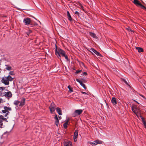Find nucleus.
<instances>
[{
    "instance_id": "7ed1b4c3",
    "label": "nucleus",
    "mask_w": 146,
    "mask_h": 146,
    "mask_svg": "<svg viewBox=\"0 0 146 146\" xmlns=\"http://www.w3.org/2000/svg\"><path fill=\"white\" fill-rule=\"evenodd\" d=\"M133 2L137 6H140L142 9L146 10V7L143 5L138 0H134Z\"/></svg>"
},
{
    "instance_id": "bb28decb",
    "label": "nucleus",
    "mask_w": 146,
    "mask_h": 146,
    "mask_svg": "<svg viewBox=\"0 0 146 146\" xmlns=\"http://www.w3.org/2000/svg\"><path fill=\"white\" fill-rule=\"evenodd\" d=\"M76 80L77 82H78L80 83V85L83 83V82H82V81H81V80H80L79 79H76Z\"/></svg>"
},
{
    "instance_id": "5701e85b",
    "label": "nucleus",
    "mask_w": 146,
    "mask_h": 146,
    "mask_svg": "<svg viewBox=\"0 0 146 146\" xmlns=\"http://www.w3.org/2000/svg\"><path fill=\"white\" fill-rule=\"evenodd\" d=\"M32 33V31L31 30H29L26 33V34L28 36H31L32 35L31 34Z\"/></svg>"
},
{
    "instance_id": "c9c22d12",
    "label": "nucleus",
    "mask_w": 146,
    "mask_h": 146,
    "mask_svg": "<svg viewBox=\"0 0 146 146\" xmlns=\"http://www.w3.org/2000/svg\"><path fill=\"white\" fill-rule=\"evenodd\" d=\"M75 13L76 14H77L78 16H79L80 13L78 11H76L75 12Z\"/></svg>"
},
{
    "instance_id": "f704fd0d",
    "label": "nucleus",
    "mask_w": 146,
    "mask_h": 146,
    "mask_svg": "<svg viewBox=\"0 0 146 146\" xmlns=\"http://www.w3.org/2000/svg\"><path fill=\"white\" fill-rule=\"evenodd\" d=\"M81 92L82 94H85V95L87 94V95H88V94H87L86 93L84 92H83V91H81Z\"/></svg>"
},
{
    "instance_id": "7c9ffc66",
    "label": "nucleus",
    "mask_w": 146,
    "mask_h": 146,
    "mask_svg": "<svg viewBox=\"0 0 146 146\" xmlns=\"http://www.w3.org/2000/svg\"><path fill=\"white\" fill-rule=\"evenodd\" d=\"M29 25H37V24L36 23H32L31 22V21L30 24H29Z\"/></svg>"
},
{
    "instance_id": "b1692460",
    "label": "nucleus",
    "mask_w": 146,
    "mask_h": 146,
    "mask_svg": "<svg viewBox=\"0 0 146 146\" xmlns=\"http://www.w3.org/2000/svg\"><path fill=\"white\" fill-rule=\"evenodd\" d=\"M20 101L18 100H16L14 101L13 104L16 106H19L20 104Z\"/></svg>"
},
{
    "instance_id": "473e14b6",
    "label": "nucleus",
    "mask_w": 146,
    "mask_h": 146,
    "mask_svg": "<svg viewBox=\"0 0 146 146\" xmlns=\"http://www.w3.org/2000/svg\"><path fill=\"white\" fill-rule=\"evenodd\" d=\"M81 71V70H77L75 73H76V74H78V73H80Z\"/></svg>"
},
{
    "instance_id": "e433bc0d",
    "label": "nucleus",
    "mask_w": 146,
    "mask_h": 146,
    "mask_svg": "<svg viewBox=\"0 0 146 146\" xmlns=\"http://www.w3.org/2000/svg\"><path fill=\"white\" fill-rule=\"evenodd\" d=\"M3 123H0V128H2L3 127Z\"/></svg>"
},
{
    "instance_id": "2eb2a0df",
    "label": "nucleus",
    "mask_w": 146,
    "mask_h": 146,
    "mask_svg": "<svg viewBox=\"0 0 146 146\" xmlns=\"http://www.w3.org/2000/svg\"><path fill=\"white\" fill-rule=\"evenodd\" d=\"M5 96L6 97L11 98L12 97V94L10 92H8L5 93Z\"/></svg>"
},
{
    "instance_id": "72a5a7b5",
    "label": "nucleus",
    "mask_w": 146,
    "mask_h": 146,
    "mask_svg": "<svg viewBox=\"0 0 146 146\" xmlns=\"http://www.w3.org/2000/svg\"><path fill=\"white\" fill-rule=\"evenodd\" d=\"M5 89V88L3 87H0V91L1 90V91H2V90H4Z\"/></svg>"
},
{
    "instance_id": "c03bdc74",
    "label": "nucleus",
    "mask_w": 146,
    "mask_h": 146,
    "mask_svg": "<svg viewBox=\"0 0 146 146\" xmlns=\"http://www.w3.org/2000/svg\"><path fill=\"white\" fill-rule=\"evenodd\" d=\"M7 113H6L5 114V117H6L8 115V114L9 113L8 112H7Z\"/></svg>"
},
{
    "instance_id": "a18cd8bd",
    "label": "nucleus",
    "mask_w": 146,
    "mask_h": 146,
    "mask_svg": "<svg viewBox=\"0 0 146 146\" xmlns=\"http://www.w3.org/2000/svg\"><path fill=\"white\" fill-rule=\"evenodd\" d=\"M6 119H7L6 118H3V121H6Z\"/></svg>"
},
{
    "instance_id": "864d4df0",
    "label": "nucleus",
    "mask_w": 146,
    "mask_h": 146,
    "mask_svg": "<svg viewBox=\"0 0 146 146\" xmlns=\"http://www.w3.org/2000/svg\"><path fill=\"white\" fill-rule=\"evenodd\" d=\"M141 96L142 97H144L143 96Z\"/></svg>"
},
{
    "instance_id": "6e6552de",
    "label": "nucleus",
    "mask_w": 146,
    "mask_h": 146,
    "mask_svg": "<svg viewBox=\"0 0 146 146\" xmlns=\"http://www.w3.org/2000/svg\"><path fill=\"white\" fill-rule=\"evenodd\" d=\"M90 144L94 145V146L98 144H101L102 143V142L100 141L96 140L93 142H91L90 143Z\"/></svg>"
},
{
    "instance_id": "09e8293b",
    "label": "nucleus",
    "mask_w": 146,
    "mask_h": 146,
    "mask_svg": "<svg viewBox=\"0 0 146 146\" xmlns=\"http://www.w3.org/2000/svg\"><path fill=\"white\" fill-rule=\"evenodd\" d=\"M82 64L83 65H84V64L82 62Z\"/></svg>"
},
{
    "instance_id": "aec40b11",
    "label": "nucleus",
    "mask_w": 146,
    "mask_h": 146,
    "mask_svg": "<svg viewBox=\"0 0 146 146\" xmlns=\"http://www.w3.org/2000/svg\"><path fill=\"white\" fill-rule=\"evenodd\" d=\"M69 121V119H68L63 124V127L65 129H66L67 127V125L68 124V122Z\"/></svg>"
},
{
    "instance_id": "2f4dec72",
    "label": "nucleus",
    "mask_w": 146,
    "mask_h": 146,
    "mask_svg": "<svg viewBox=\"0 0 146 146\" xmlns=\"http://www.w3.org/2000/svg\"><path fill=\"white\" fill-rule=\"evenodd\" d=\"M9 74L10 75H15V74L13 72V71H10L9 73Z\"/></svg>"
},
{
    "instance_id": "49530a36",
    "label": "nucleus",
    "mask_w": 146,
    "mask_h": 146,
    "mask_svg": "<svg viewBox=\"0 0 146 146\" xmlns=\"http://www.w3.org/2000/svg\"><path fill=\"white\" fill-rule=\"evenodd\" d=\"M58 117L60 119L61 118V117L60 116H59Z\"/></svg>"
},
{
    "instance_id": "4468645a",
    "label": "nucleus",
    "mask_w": 146,
    "mask_h": 146,
    "mask_svg": "<svg viewBox=\"0 0 146 146\" xmlns=\"http://www.w3.org/2000/svg\"><path fill=\"white\" fill-rule=\"evenodd\" d=\"M67 15L68 17V19L71 22H72L73 20V19H72L71 17V16L70 14V13H69V11H67Z\"/></svg>"
},
{
    "instance_id": "1a4fd4ad",
    "label": "nucleus",
    "mask_w": 146,
    "mask_h": 146,
    "mask_svg": "<svg viewBox=\"0 0 146 146\" xmlns=\"http://www.w3.org/2000/svg\"><path fill=\"white\" fill-rule=\"evenodd\" d=\"M90 50L98 56H100V57L102 56V55H101L99 52L94 48H90Z\"/></svg>"
},
{
    "instance_id": "39448f33",
    "label": "nucleus",
    "mask_w": 146,
    "mask_h": 146,
    "mask_svg": "<svg viewBox=\"0 0 146 146\" xmlns=\"http://www.w3.org/2000/svg\"><path fill=\"white\" fill-rule=\"evenodd\" d=\"M83 111V110H77L75 111L73 115L75 117V116L79 115L81 114Z\"/></svg>"
},
{
    "instance_id": "4be33fe9",
    "label": "nucleus",
    "mask_w": 146,
    "mask_h": 146,
    "mask_svg": "<svg viewBox=\"0 0 146 146\" xmlns=\"http://www.w3.org/2000/svg\"><path fill=\"white\" fill-rule=\"evenodd\" d=\"M78 136V130L76 129L74 132V137L77 138Z\"/></svg>"
},
{
    "instance_id": "a211bd4d",
    "label": "nucleus",
    "mask_w": 146,
    "mask_h": 146,
    "mask_svg": "<svg viewBox=\"0 0 146 146\" xmlns=\"http://www.w3.org/2000/svg\"><path fill=\"white\" fill-rule=\"evenodd\" d=\"M56 110L57 112L59 115H62V111L60 108L57 107L56 108Z\"/></svg>"
},
{
    "instance_id": "37998d69",
    "label": "nucleus",
    "mask_w": 146,
    "mask_h": 146,
    "mask_svg": "<svg viewBox=\"0 0 146 146\" xmlns=\"http://www.w3.org/2000/svg\"><path fill=\"white\" fill-rule=\"evenodd\" d=\"M83 74L84 75H87V73L86 72H83Z\"/></svg>"
},
{
    "instance_id": "dca6fc26",
    "label": "nucleus",
    "mask_w": 146,
    "mask_h": 146,
    "mask_svg": "<svg viewBox=\"0 0 146 146\" xmlns=\"http://www.w3.org/2000/svg\"><path fill=\"white\" fill-rule=\"evenodd\" d=\"M5 78L7 79V80L8 81V82H9V81H12L14 78H12L11 76L10 75H9L7 77H5Z\"/></svg>"
},
{
    "instance_id": "393cba45",
    "label": "nucleus",
    "mask_w": 146,
    "mask_h": 146,
    "mask_svg": "<svg viewBox=\"0 0 146 146\" xmlns=\"http://www.w3.org/2000/svg\"><path fill=\"white\" fill-rule=\"evenodd\" d=\"M6 69L8 70H11V67L8 65H6Z\"/></svg>"
},
{
    "instance_id": "f3484780",
    "label": "nucleus",
    "mask_w": 146,
    "mask_h": 146,
    "mask_svg": "<svg viewBox=\"0 0 146 146\" xmlns=\"http://www.w3.org/2000/svg\"><path fill=\"white\" fill-rule=\"evenodd\" d=\"M4 109L5 110V111H7V112L9 113V112L8 111H11V108L10 107H8L7 106H4Z\"/></svg>"
},
{
    "instance_id": "ddd939ff",
    "label": "nucleus",
    "mask_w": 146,
    "mask_h": 146,
    "mask_svg": "<svg viewBox=\"0 0 146 146\" xmlns=\"http://www.w3.org/2000/svg\"><path fill=\"white\" fill-rule=\"evenodd\" d=\"M54 119L55 120V124L58 126L59 123V121L56 115H55Z\"/></svg>"
},
{
    "instance_id": "6ab92c4d",
    "label": "nucleus",
    "mask_w": 146,
    "mask_h": 146,
    "mask_svg": "<svg viewBox=\"0 0 146 146\" xmlns=\"http://www.w3.org/2000/svg\"><path fill=\"white\" fill-rule=\"evenodd\" d=\"M140 117L142 119V122L145 126V127L146 128V122L144 120V118L142 116H140Z\"/></svg>"
},
{
    "instance_id": "a19ab883",
    "label": "nucleus",
    "mask_w": 146,
    "mask_h": 146,
    "mask_svg": "<svg viewBox=\"0 0 146 146\" xmlns=\"http://www.w3.org/2000/svg\"><path fill=\"white\" fill-rule=\"evenodd\" d=\"M3 119H0V123H3Z\"/></svg>"
},
{
    "instance_id": "ea45409f",
    "label": "nucleus",
    "mask_w": 146,
    "mask_h": 146,
    "mask_svg": "<svg viewBox=\"0 0 146 146\" xmlns=\"http://www.w3.org/2000/svg\"><path fill=\"white\" fill-rule=\"evenodd\" d=\"M2 112H3V113H5L7 112V111H5V110H2Z\"/></svg>"
},
{
    "instance_id": "20e7f679",
    "label": "nucleus",
    "mask_w": 146,
    "mask_h": 146,
    "mask_svg": "<svg viewBox=\"0 0 146 146\" xmlns=\"http://www.w3.org/2000/svg\"><path fill=\"white\" fill-rule=\"evenodd\" d=\"M55 107L56 105L54 104V102H52L50 106L49 107L50 111L52 113L55 111Z\"/></svg>"
},
{
    "instance_id": "4c0bfd02",
    "label": "nucleus",
    "mask_w": 146,
    "mask_h": 146,
    "mask_svg": "<svg viewBox=\"0 0 146 146\" xmlns=\"http://www.w3.org/2000/svg\"><path fill=\"white\" fill-rule=\"evenodd\" d=\"M73 138H74V142H76L77 141V138L76 137H73Z\"/></svg>"
},
{
    "instance_id": "c756f323",
    "label": "nucleus",
    "mask_w": 146,
    "mask_h": 146,
    "mask_svg": "<svg viewBox=\"0 0 146 146\" xmlns=\"http://www.w3.org/2000/svg\"><path fill=\"white\" fill-rule=\"evenodd\" d=\"M81 85L84 88V89H85V90H86L87 89L85 85L83 83L82 84H81Z\"/></svg>"
},
{
    "instance_id": "c85d7f7f",
    "label": "nucleus",
    "mask_w": 146,
    "mask_h": 146,
    "mask_svg": "<svg viewBox=\"0 0 146 146\" xmlns=\"http://www.w3.org/2000/svg\"><path fill=\"white\" fill-rule=\"evenodd\" d=\"M126 29L129 32L130 31L131 32H133V33L134 32L129 27H128L127 28H126Z\"/></svg>"
},
{
    "instance_id": "58836bf2",
    "label": "nucleus",
    "mask_w": 146,
    "mask_h": 146,
    "mask_svg": "<svg viewBox=\"0 0 146 146\" xmlns=\"http://www.w3.org/2000/svg\"><path fill=\"white\" fill-rule=\"evenodd\" d=\"M4 118V117L2 115H0V119H3Z\"/></svg>"
},
{
    "instance_id": "cd10ccee",
    "label": "nucleus",
    "mask_w": 146,
    "mask_h": 146,
    "mask_svg": "<svg viewBox=\"0 0 146 146\" xmlns=\"http://www.w3.org/2000/svg\"><path fill=\"white\" fill-rule=\"evenodd\" d=\"M68 88L69 89V91L70 92H73V91L72 88H71L70 86V85L68 86Z\"/></svg>"
},
{
    "instance_id": "f257e3e1",
    "label": "nucleus",
    "mask_w": 146,
    "mask_h": 146,
    "mask_svg": "<svg viewBox=\"0 0 146 146\" xmlns=\"http://www.w3.org/2000/svg\"><path fill=\"white\" fill-rule=\"evenodd\" d=\"M55 54L58 58L59 59H60V55H61L62 56L64 57L67 61H68L69 59L68 56L65 55L66 53L65 52L60 48L57 49L56 45H55Z\"/></svg>"
},
{
    "instance_id": "f8f14e48",
    "label": "nucleus",
    "mask_w": 146,
    "mask_h": 146,
    "mask_svg": "<svg viewBox=\"0 0 146 146\" xmlns=\"http://www.w3.org/2000/svg\"><path fill=\"white\" fill-rule=\"evenodd\" d=\"M117 99L115 97H113L111 100V102L113 105H114L117 104Z\"/></svg>"
},
{
    "instance_id": "0eeeda50",
    "label": "nucleus",
    "mask_w": 146,
    "mask_h": 146,
    "mask_svg": "<svg viewBox=\"0 0 146 146\" xmlns=\"http://www.w3.org/2000/svg\"><path fill=\"white\" fill-rule=\"evenodd\" d=\"M31 21V19L29 18L25 19L23 20L24 23L26 25L30 24Z\"/></svg>"
},
{
    "instance_id": "9b49d317",
    "label": "nucleus",
    "mask_w": 146,
    "mask_h": 146,
    "mask_svg": "<svg viewBox=\"0 0 146 146\" xmlns=\"http://www.w3.org/2000/svg\"><path fill=\"white\" fill-rule=\"evenodd\" d=\"M25 99L23 98L22 99L21 101L20 102V104L19 105V106H23L25 104Z\"/></svg>"
},
{
    "instance_id": "8fccbe9b",
    "label": "nucleus",
    "mask_w": 146,
    "mask_h": 146,
    "mask_svg": "<svg viewBox=\"0 0 146 146\" xmlns=\"http://www.w3.org/2000/svg\"><path fill=\"white\" fill-rule=\"evenodd\" d=\"M88 50L90 52V50Z\"/></svg>"
},
{
    "instance_id": "423d86ee",
    "label": "nucleus",
    "mask_w": 146,
    "mask_h": 146,
    "mask_svg": "<svg viewBox=\"0 0 146 146\" xmlns=\"http://www.w3.org/2000/svg\"><path fill=\"white\" fill-rule=\"evenodd\" d=\"M1 82L5 85H9V82H8V81L7 79H5L4 77H2L1 78Z\"/></svg>"
},
{
    "instance_id": "3c124183",
    "label": "nucleus",
    "mask_w": 146,
    "mask_h": 146,
    "mask_svg": "<svg viewBox=\"0 0 146 146\" xmlns=\"http://www.w3.org/2000/svg\"><path fill=\"white\" fill-rule=\"evenodd\" d=\"M135 102H137V103H138L137 102V101H135Z\"/></svg>"
},
{
    "instance_id": "a878e982",
    "label": "nucleus",
    "mask_w": 146,
    "mask_h": 146,
    "mask_svg": "<svg viewBox=\"0 0 146 146\" xmlns=\"http://www.w3.org/2000/svg\"><path fill=\"white\" fill-rule=\"evenodd\" d=\"M89 34L91 36H96V35L94 33H92V32H89Z\"/></svg>"
},
{
    "instance_id": "9d476101",
    "label": "nucleus",
    "mask_w": 146,
    "mask_h": 146,
    "mask_svg": "<svg viewBox=\"0 0 146 146\" xmlns=\"http://www.w3.org/2000/svg\"><path fill=\"white\" fill-rule=\"evenodd\" d=\"M64 144V146H72V143L70 141H65Z\"/></svg>"
},
{
    "instance_id": "603ef678",
    "label": "nucleus",
    "mask_w": 146,
    "mask_h": 146,
    "mask_svg": "<svg viewBox=\"0 0 146 146\" xmlns=\"http://www.w3.org/2000/svg\"><path fill=\"white\" fill-rule=\"evenodd\" d=\"M125 83H126V84H127V82H125Z\"/></svg>"
},
{
    "instance_id": "f03ea898",
    "label": "nucleus",
    "mask_w": 146,
    "mask_h": 146,
    "mask_svg": "<svg viewBox=\"0 0 146 146\" xmlns=\"http://www.w3.org/2000/svg\"><path fill=\"white\" fill-rule=\"evenodd\" d=\"M133 111L136 115L137 117L141 116L140 114L139 108L136 106H134L131 107Z\"/></svg>"
},
{
    "instance_id": "de8ad7c7",
    "label": "nucleus",
    "mask_w": 146,
    "mask_h": 146,
    "mask_svg": "<svg viewBox=\"0 0 146 146\" xmlns=\"http://www.w3.org/2000/svg\"><path fill=\"white\" fill-rule=\"evenodd\" d=\"M93 37L94 38H96V39L98 38V37Z\"/></svg>"
},
{
    "instance_id": "79ce46f5",
    "label": "nucleus",
    "mask_w": 146,
    "mask_h": 146,
    "mask_svg": "<svg viewBox=\"0 0 146 146\" xmlns=\"http://www.w3.org/2000/svg\"><path fill=\"white\" fill-rule=\"evenodd\" d=\"M81 8V9L83 11H84V7H83V6H81V8Z\"/></svg>"
},
{
    "instance_id": "412c9836",
    "label": "nucleus",
    "mask_w": 146,
    "mask_h": 146,
    "mask_svg": "<svg viewBox=\"0 0 146 146\" xmlns=\"http://www.w3.org/2000/svg\"><path fill=\"white\" fill-rule=\"evenodd\" d=\"M136 48L138 50V52H142L143 51V50L142 48L139 47H136Z\"/></svg>"
}]
</instances>
